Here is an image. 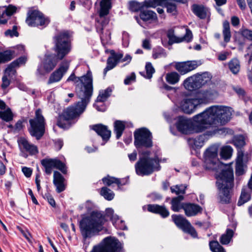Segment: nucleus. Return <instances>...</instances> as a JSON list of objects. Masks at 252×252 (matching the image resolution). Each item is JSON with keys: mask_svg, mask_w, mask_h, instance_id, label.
I'll list each match as a JSON object with an SVG mask.
<instances>
[{"mask_svg": "<svg viewBox=\"0 0 252 252\" xmlns=\"http://www.w3.org/2000/svg\"><path fill=\"white\" fill-rule=\"evenodd\" d=\"M71 81L75 83L80 82L76 85L75 93L81 100L67 107L58 119L57 125L63 129L69 128L76 122L90 103L94 91L93 75L90 69L81 77H76L72 73L67 79L68 82Z\"/></svg>", "mask_w": 252, "mask_h": 252, "instance_id": "1", "label": "nucleus"}, {"mask_svg": "<svg viewBox=\"0 0 252 252\" xmlns=\"http://www.w3.org/2000/svg\"><path fill=\"white\" fill-rule=\"evenodd\" d=\"M108 220L111 221L118 229H127L124 221L120 220L118 215L114 214L112 208H106L105 212L95 210L89 215L83 217L79 221V227L83 238L86 239L97 235L102 230L104 224Z\"/></svg>", "mask_w": 252, "mask_h": 252, "instance_id": "2", "label": "nucleus"}, {"mask_svg": "<svg viewBox=\"0 0 252 252\" xmlns=\"http://www.w3.org/2000/svg\"><path fill=\"white\" fill-rule=\"evenodd\" d=\"M231 118V114L227 108L222 106H213L206 109L203 112L195 115L194 119L205 124L208 129H215L213 124L224 125Z\"/></svg>", "mask_w": 252, "mask_h": 252, "instance_id": "3", "label": "nucleus"}, {"mask_svg": "<svg viewBox=\"0 0 252 252\" xmlns=\"http://www.w3.org/2000/svg\"><path fill=\"white\" fill-rule=\"evenodd\" d=\"M216 184L220 190V201L222 203H230V191L234 186L233 170L229 168L222 170L217 177Z\"/></svg>", "mask_w": 252, "mask_h": 252, "instance_id": "4", "label": "nucleus"}, {"mask_svg": "<svg viewBox=\"0 0 252 252\" xmlns=\"http://www.w3.org/2000/svg\"><path fill=\"white\" fill-rule=\"evenodd\" d=\"M100 10L99 16L95 18V28L97 33L99 34L101 42L103 44L108 43L111 40V33L107 30L105 33L103 31L109 23V19L106 17L111 7V0H99Z\"/></svg>", "mask_w": 252, "mask_h": 252, "instance_id": "5", "label": "nucleus"}, {"mask_svg": "<svg viewBox=\"0 0 252 252\" xmlns=\"http://www.w3.org/2000/svg\"><path fill=\"white\" fill-rule=\"evenodd\" d=\"M219 147L213 145L207 148L204 153V166L200 165L196 159H192L191 165L196 167L198 171H194L195 174L201 175L203 170H216L220 164L218 157Z\"/></svg>", "mask_w": 252, "mask_h": 252, "instance_id": "6", "label": "nucleus"}, {"mask_svg": "<svg viewBox=\"0 0 252 252\" xmlns=\"http://www.w3.org/2000/svg\"><path fill=\"white\" fill-rule=\"evenodd\" d=\"M72 32L68 30L57 31L53 37L54 44L53 50L57 59L61 60L71 49Z\"/></svg>", "mask_w": 252, "mask_h": 252, "instance_id": "7", "label": "nucleus"}, {"mask_svg": "<svg viewBox=\"0 0 252 252\" xmlns=\"http://www.w3.org/2000/svg\"><path fill=\"white\" fill-rule=\"evenodd\" d=\"M195 116L192 119H188L184 116H180L177 118L176 126L177 130L181 133L185 134L192 133L193 132L200 133L206 131L207 127L201 122L196 121Z\"/></svg>", "mask_w": 252, "mask_h": 252, "instance_id": "8", "label": "nucleus"}, {"mask_svg": "<svg viewBox=\"0 0 252 252\" xmlns=\"http://www.w3.org/2000/svg\"><path fill=\"white\" fill-rule=\"evenodd\" d=\"M160 161L161 159L157 155L154 156L153 159L139 158L135 164L136 173L139 176H144L150 175L155 171H159L161 168L159 164Z\"/></svg>", "mask_w": 252, "mask_h": 252, "instance_id": "9", "label": "nucleus"}, {"mask_svg": "<svg viewBox=\"0 0 252 252\" xmlns=\"http://www.w3.org/2000/svg\"><path fill=\"white\" fill-rule=\"evenodd\" d=\"M30 127L28 130L32 136L39 140L45 131V119L42 114V111L38 109L35 111V116L29 120Z\"/></svg>", "mask_w": 252, "mask_h": 252, "instance_id": "10", "label": "nucleus"}, {"mask_svg": "<svg viewBox=\"0 0 252 252\" xmlns=\"http://www.w3.org/2000/svg\"><path fill=\"white\" fill-rule=\"evenodd\" d=\"M25 22L29 27L44 28L50 23V19L38 9L32 7L29 8Z\"/></svg>", "mask_w": 252, "mask_h": 252, "instance_id": "11", "label": "nucleus"}, {"mask_svg": "<svg viewBox=\"0 0 252 252\" xmlns=\"http://www.w3.org/2000/svg\"><path fill=\"white\" fill-rule=\"evenodd\" d=\"M122 244L114 237L104 238L97 246L94 247L91 252H123Z\"/></svg>", "mask_w": 252, "mask_h": 252, "instance_id": "12", "label": "nucleus"}, {"mask_svg": "<svg viewBox=\"0 0 252 252\" xmlns=\"http://www.w3.org/2000/svg\"><path fill=\"white\" fill-rule=\"evenodd\" d=\"M134 144L138 149L141 148H150L153 146V136L150 131L146 127L136 129L134 133Z\"/></svg>", "mask_w": 252, "mask_h": 252, "instance_id": "13", "label": "nucleus"}, {"mask_svg": "<svg viewBox=\"0 0 252 252\" xmlns=\"http://www.w3.org/2000/svg\"><path fill=\"white\" fill-rule=\"evenodd\" d=\"M210 80V78L207 73H197L186 78L183 85L186 90L193 91L200 89Z\"/></svg>", "mask_w": 252, "mask_h": 252, "instance_id": "14", "label": "nucleus"}, {"mask_svg": "<svg viewBox=\"0 0 252 252\" xmlns=\"http://www.w3.org/2000/svg\"><path fill=\"white\" fill-rule=\"evenodd\" d=\"M40 163L47 175H50L54 168L59 170L64 174H66L67 171L65 164L58 158H46L40 160Z\"/></svg>", "mask_w": 252, "mask_h": 252, "instance_id": "15", "label": "nucleus"}, {"mask_svg": "<svg viewBox=\"0 0 252 252\" xmlns=\"http://www.w3.org/2000/svg\"><path fill=\"white\" fill-rule=\"evenodd\" d=\"M172 221L176 225L184 232L188 233L193 237H198L197 233L195 228L191 225L189 221L181 215L173 214L171 216Z\"/></svg>", "mask_w": 252, "mask_h": 252, "instance_id": "16", "label": "nucleus"}, {"mask_svg": "<svg viewBox=\"0 0 252 252\" xmlns=\"http://www.w3.org/2000/svg\"><path fill=\"white\" fill-rule=\"evenodd\" d=\"M17 142L21 157L27 158L29 156H35L38 153L37 146L30 142L26 138L21 137Z\"/></svg>", "mask_w": 252, "mask_h": 252, "instance_id": "17", "label": "nucleus"}, {"mask_svg": "<svg viewBox=\"0 0 252 252\" xmlns=\"http://www.w3.org/2000/svg\"><path fill=\"white\" fill-rule=\"evenodd\" d=\"M57 63V62L53 55L46 56L44 61L37 67L36 72V76L42 77L49 73L54 69Z\"/></svg>", "mask_w": 252, "mask_h": 252, "instance_id": "18", "label": "nucleus"}, {"mask_svg": "<svg viewBox=\"0 0 252 252\" xmlns=\"http://www.w3.org/2000/svg\"><path fill=\"white\" fill-rule=\"evenodd\" d=\"M69 67V63L68 62L64 61L59 65L58 68L53 72L50 75L48 80L47 84L58 82L61 80L63 75L66 73Z\"/></svg>", "mask_w": 252, "mask_h": 252, "instance_id": "19", "label": "nucleus"}, {"mask_svg": "<svg viewBox=\"0 0 252 252\" xmlns=\"http://www.w3.org/2000/svg\"><path fill=\"white\" fill-rule=\"evenodd\" d=\"M200 63L195 60L188 61L186 62H178L175 63V69L181 75H184L196 69Z\"/></svg>", "mask_w": 252, "mask_h": 252, "instance_id": "20", "label": "nucleus"}, {"mask_svg": "<svg viewBox=\"0 0 252 252\" xmlns=\"http://www.w3.org/2000/svg\"><path fill=\"white\" fill-rule=\"evenodd\" d=\"M167 36L169 39L168 44L172 45L174 43H180L184 41L190 42L192 38V34L190 30L187 29L186 34L183 36L179 37L175 35L173 30L170 29L167 32Z\"/></svg>", "mask_w": 252, "mask_h": 252, "instance_id": "21", "label": "nucleus"}, {"mask_svg": "<svg viewBox=\"0 0 252 252\" xmlns=\"http://www.w3.org/2000/svg\"><path fill=\"white\" fill-rule=\"evenodd\" d=\"M248 155H245L241 151L239 152L236 159L235 164V174L236 176H239L244 175L247 168L246 163L248 160Z\"/></svg>", "mask_w": 252, "mask_h": 252, "instance_id": "22", "label": "nucleus"}, {"mask_svg": "<svg viewBox=\"0 0 252 252\" xmlns=\"http://www.w3.org/2000/svg\"><path fill=\"white\" fill-rule=\"evenodd\" d=\"M90 128L94 130L98 135L101 137L104 143L107 142L111 137V131L105 125L101 124H95L90 126Z\"/></svg>", "mask_w": 252, "mask_h": 252, "instance_id": "23", "label": "nucleus"}, {"mask_svg": "<svg viewBox=\"0 0 252 252\" xmlns=\"http://www.w3.org/2000/svg\"><path fill=\"white\" fill-rule=\"evenodd\" d=\"M110 54V56L107 60L106 66L103 70L104 75L106 74L107 71L116 66L123 56L122 53H116L113 50H111Z\"/></svg>", "mask_w": 252, "mask_h": 252, "instance_id": "24", "label": "nucleus"}, {"mask_svg": "<svg viewBox=\"0 0 252 252\" xmlns=\"http://www.w3.org/2000/svg\"><path fill=\"white\" fill-rule=\"evenodd\" d=\"M183 209L188 217L195 216L201 214L203 211V208L200 206L193 203H183Z\"/></svg>", "mask_w": 252, "mask_h": 252, "instance_id": "25", "label": "nucleus"}, {"mask_svg": "<svg viewBox=\"0 0 252 252\" xmlns=\"http://www.w3.org/2000/svg\"><path fill=\"white\" fill-rule=\"evenodd\" d=\"M248 189L244 188L242 189L241 193L237 203V205L239 206L243 205L251 199V194L252 192V173L248 183Z\"/></svg>", "mask_w": 252, "mask_h": 252, "instance_id": "26", "label": "nucleus"}, {"mask_svg": "<svg viewBox=\"0 0 252 252\" xmlns=\"http://www.w3.org/2000/svg\"><path fill=\"white\" fill-rule=\"evenodd\" d=\"M198 105L195 98H186L182 101L181 107L184 113L190 114L194 112Z\"/></svg>", "mask_w": 252, "mask_h": 252, "instance_id": "27", "label": "nucleus"}, {"mask_svg": "<svg viewBox=\"0 0 252 252\" xmlns=\"http://www.w3.org/2000/svg\"><path fill=\"white\" fill-rule=\"evenodd\" d=\"M147 210L154 214L159 215L162 218H166L169 216V212L164 205L158 204H149Z\"/></svg>", "mask_w": 252, "mask_h": 252, "instance_id": "28", "label": "nucleus"}, {"mask_svg": "<svg viewBox=\"0 0 252 252\" xmlns=\"http://www.w3.org/2000/svg\"><path fill=\"white\" fill-rule=\"evenodd\" d=\"M192 13L200 19H205L210 14L209 9L202 4H193L191 6Z\"/></svg>", "mask_w": 252, "mask_h": 252, "instance_id": "29", "label": "nucleus"}, {"mask_svg": "<svg viewBox=\"0 0 252 252\" xmlns=\"http://www.w3.org/2000/svg\"><path fill=\"white\" fill-rule=\"evenodd\" d=\"M65 179L58 171H55L53 175V184L56 188V191L61 193L66 188L64 184Z\"/></svg>", "mask_w": 252, "mask_h": 252, "instance_id": "30", "label": "nucleus"}, {"mask_svg": "<svg viewBox=\"0 0 252 252\" xmlns=\"http://www.w3.org/2000/svg\"><path fill=\"white\" fill-rule=\"evenodd\" d=\"M198 105L207 104L213 99V93L210 91H202L198 93L194 98Z\"/></svg>", "mask_w": 252, "mask_h": 252, "instance_id": "31", "label": "nucleus"}, {"mask_svg": "<svg viewBox=\"0 0 252 252\" xmlns=\"http://www.w3.org/2000/svg\"><path fill=\"white\" fill-rule=\"evenodd\" d=\"M206 132L202 135H200L194 139V144L196 147H201L204 145L205 141L208 139L209 136H211L215 134L217 130L215 129H206Z\"/></svg>", "mask_w": 252, "mask_h": 252, "instance_id": "32", "label": "nucleus"}, {"mask_svg": "<svg viewBox=\"0 0 252 252\" xmlns=\"http://www.w3.org/2000/svg\"><path fill=\"white\" fill-rule=\"evenodd\" d=\"M233 144L237 149V155L240 151L244 154L243 148L246 145V141L245 138L243 135H238L234 136L233 139Z\"/></svg>", "mask_w": 252, "mask_h": 252, "instance_id": "33", "label": "nucleus"}, {"mask_svg": "<svg viewBox=\"0 0 252 252\" xmlns=\"http://www.w3.org/2000/svg\"><path fill=\"white\" fill-rule=\"evenodd\" d=\"M126 128L125 123L120 120H116L114 124V132L116 134V138L119 139L122 136Z\"/></svg>", "mask_w": 252, "mask_h": 252, "instance_id": "34", "label": "nucleus"}, {"mask_svg": "<svg viewBox=\"0 0 252 252\" xmlns=\"http://www.w3.org/2000/svg\"><path fill=\"white\" fill-rule=\"evenodd\" d=\"M228 66L233 75H237L240 70V62L238 59L233 58L228 63Z\"/></svg>", "mask_w": 252, "mask_h": 252, "instance_id": "35", "label": "nucleus"}, {"mask_svg": "<svg viewBox=\"0 0 252 252\" xmlns=\"http://www.w3.org/2000/svg\"><path fill=\"white\" fill-rule=\"evenodd\" d=\"M183 199L184 197L182 195L173 198L171 201V210L174 212H178L181 209H183V203H181V202Z\"/></svg>", "mask_w": 252, "mask_h": 252, "instance_id": "36", "label": "nucleus"}, {"mask_svg": "<svg viewBox=\"0 0 252 252\" xmlns=\"http://www.w3.org/2000/svg\"><path fill=\"white\" fill-rule=\"evenodd\" d=\"M139 17L141 20L145 22L152 21L157 18L156 13L149 10H141Z\"/></svg>", "mask_w": 252, "mask_h": 252, "instance_id": "37", "label": "nucleus"}, {"mask_svg": "<svg viewBox=\"0 0 252 252\" xmlns=\"http://www.w3.org/2000/svg\"><path fill=\"white\" fill-rule=\"evenodd\" d=\"M112 90L110 87H108L105 90H100L98 95L95 100L96 103H103L110 96Z\"/></svg>", "mask_w": 252, "mask_h": 252, "instance_id": "38", "label": "nucleus"}, {"mask_svg": "<svg viewBox=\"0 0 252 252\" xmlns=\"http://www.w3.org/2000/svg\"><path fill=\"white\" fill-rule=\"evenodd\" d=\"M180 78V74L175 71L167 73L165 76L166 82L171 85H174L177 83L179 81Z\"/></svg>", "mask_w": 252, "mask_h": 252, "instance_id": "39", "label": "nucleus"}, {"mask_svg": "<svg viewBox=\"0 0 252 252\" xmlns=\"http://www.w3.org/2000/svg\"><path fill=\"white\" fill-rule=\"evenodd\" d=\"M222 34L224 38V41L228 43L230 41L231 37L230 24L228 21L225 20L223 23Z\"/></svg>", "mask_w": 252, "mask_h": 252, "instance_id": "40", "label": "nucleus"}, {"mask_svg": "<svg viewBox=\"0 0 252 252\" xmlns=\"http://www.w3.org/2000/svg\"><path fill=\"white\" fill-rule=\"evenodd\" d=\"M145 7L144 1L142 3L138 2L134 0L130 1L128 2V8L131 12H136L141 11Z\"/></svg>", "mask_w": 252, "mask_h": 252, "instance_id": "41", "label": "nucleus"}, {"mask_svg": "<svg viewBox=\"0 0 252 252\" xmlns=\"http://www.w3.org/2000/svg\"><path fill=\"white\" fill-rule=\"evenodd\" d=\"M0 118L3 121L9 122L13 119V114L10 108L3 111H0Z\"/></svg>", "mask_w": 252, "mask_h": 252, "instance_id": "42", "label": "nucleus"}, {"mask_svg": "<svg viewBox=\"0 0 252 252\" xmlns=\"http://www.w3.org/2000/svg\"><path fill=\"white\" fill-rule=\"evenodd\" d=\"M146 73L140 72V74L147 79H151L153 74L155 73V70L150 62H147L145 65Z\"/></svg>", "mask_w": 252, "mask_h": 252, "instance_id": "43", "label": "nucleus"}, {"mask_svg": "<svg viewBox=\"0 0 252 252\" xmlns=\"http://www.w3.org/2000/svg\"><path fill=\"white\" fill-rule=\"evenodd\" d=\"M233 149L230 146H226L221 148L220 156L223 159H229L232 155Z\"/></svg>", "mask_w": 252, "mask_h": 252, "instance_id": "44", "label": "nucleus"}, {"mask_svg": "<svg viewBox=\"0 0 252 252\" xmlns=\"http://www.w3.org/2000/svg\"><path fill=\"white\" fill-rule=\"evenodd\" d=\"M164 6L166 8L167 13L173 16H176L178 14L177 5L172 1L167 0Z\"/></svg>", "mask_w": 252, "mask_h": 252, "instance_id": "45", "label": "nucleus"}, {"mask_svg": "<svg viewBox=\"0 0 252 252\" xmlns=\"http://www.w3.org/2000/svg\"><path fill=\"white\" fill-rule=\"evenodd\" d=\"M166 57L165 50L160 46H156L153 49L152 57L154 59Z\"/></svg>", "mask_w": 252, "mask_h": 252, "instance_id": "46", "label": "nucleus"}, {"mask_svg": "<svg viewBox=\"0 0 252 252\" xmlns=\"http://www.w3.org/2000/svg\"><path fill=\"white\" fill-rule=\"evenodd\" d=\"M234 232L232 229H227L226 233L222 234L220 237V241L222 245L228 244L232 237H233Z\"/></svg>", "mask_w": 252, "mask_h": 252, "instance_id": "47", "label": "nucleus"}, {"mask_svg": "<svg viewBox=\"0 0 252 252\" xmlns=\"http://www.w3.org/2000/svg\"><path fill=\"white\" fill-rule=\"evenodd\" d=\"M167 0H145L144 4L145 7H156L157 6H164Z\"/></svg>", "mask_w": 252, "mask_h": 252, "instance_id": "48", "label": "nucleus"}, {"mask_svg": "<svg viewBox=\"0 0 252 252\" xmlns=\"http://www.w3.org/2000/svg\"><path fill=\"white\" fill-rule=\"evenodd\" d=\"M209 247L212 252H226L223 247L217 241H210Z\"/></svg>", "mask_w": 252, "mask_h": 252, "instance_id": "49", "label": "nucleus"}, {"mask_svg": "<svg viewBox=\"0 0 252 252\" xmlns=\"http://www.w3.org/2000/svg\"><path fill=\"white\" fill-rule=\"evenodd\" d=\"M100 194L109 201L112 200L115 196L113 191L107 187H102L101 189Z\"/></svg>", "mask_w": 252, "mask_h": 252, "instance_id": "50", "label": "nucleus"}, {"mask_svg": "<svg viewBox=\"0 0 252 252\" xmlns=\"http://www.w3.org/2000/svg\"><path fill=\"white\" fill-rule=\"evenodd\" d=\"M116 178L110 176L109 175H107L102 179L103 183L108 186H110L114 183L116 184Z\"/></svg>", "mask_w": 252, "mask_h": 252, "instance_id": "51", "label": "nucleus"}, {"mask_svg": "<svg viewBox=\"0 0 252 252\" xmlns=\"http://www.w3.org/2000/svg\"><path fill=\"white\" fill-rule=\"evenodd\" d=\"M240 33L244 38L249 40H252V31L247 29H242L240 31Z\"/></svg>", "mask_w": 252, "mask_h": 252, "instance_id": "52", "label": "nucleus"}, {"mask_svg": "<svg viewBox=\"0 0 252 252\" xmlns=\"http://www.w3.org/2000/svg\"><path fill=\"white\" fill-rule=\"evenodd\" d=\"M170 189L172 193H175L176 194H184L185 193V188L182 186L176 185L175 187H171Z\"/></svg>", "mask_w": 252, "mask_h": 252, "instance_id": "53", "label": "nucleus"}, {"mask_svg": "<svg viewBox=\"0 0 252 252\" xmlns=\"http://www.w3.org/2000/svg\"><path fill=\"white\" fill-rule=\"evenodd\" d=\"M17 28L16 26H14L12 28V30H6L4 34L5 36H9L10 37L16 36L17 37L19 35V33L17 31Z\"/></svg>", "mask_w": 252, "mask_h": 252, "instance_id": "54", "label": "nucleus"}, {"mask_svg": "<svg viewBox=\"0 0 252 252\" xmlns=\"http://www.w3.org/2000/svg\"><path fill=\"white\" fill-rule=\"evenodd\" d=\"M17 66L15 64V63L12 62L6 68L5 70V73L8 75H10V74L14 75L16 72L15 69V68Z\"/></svg>", "mask_w": 252, "mask_h": 252, "instance_id": "55", "label": "nucleus"}, {"mask_svg": "<svg viewBox=\"0 0 252 252\" xmlns=\"http://www.w3.org/2000/svg\"><path fill=\"white\" fill-rule=\"evenodd\" d=\"M25 122H26V121L24 118L19 120L15 125V130L18 132L22 130L24 127L23 124Z\"/></svg>", "mask_w": 252, "mask_h": 252, "instance_id": "56", "label": "nucleus"}, {"mask_svg": "<svg viewBox=\"0 0 252 252\" xmlns=\"http://www.w3.org/2000/svg\"><path fill=\"white\" fill-rule=\"evenodd\" d=\"M136 79V76L134 72L130 74V75L127 76L124 80V84L125 85H129L132 82H134Z\"/></svg>", "mask_w": 252, "mask_h": 252, "instance_id": "57", "label": "nucleus"}, {"mask_svg": "<svg viewBox=\"0 0 252 252\" xmlns=\"http://www.w3.org/2000/svg\"><path fill=\"white\" fill-rule=\"evenodd\" d=\"M10 84V80L8 79L7 76L5 75L2 77V84L1 87L2 89H6Z\"/></svg>", "mask_w": 252, "mask_h": 252, "instance_id": "58", "label": "nucleus"}, {"mask_svg": "<svg viewBox=\"0 0 252 252\" xmlns=\"http://www.w3.org/2000/svg\"><path fill=\"white\" fill-rule=\"evenodd\" d=\"M26 61L27 58L25 56H21L16 60L13 61V62L15 63V64L17 66H18L20 64L25 63Z\"/></svg>", "mask_w": 252, "mask_h": 252, "instance_id": "59", "label": "nucleus"}, {"mask_svg": "<svg viewBox=\"0 0 252 252\" xmlns=\"http://www.w3.org/2000/svg\"><path fill=\"white\" fill-rule=\"evenodd\" d=\"M98 103H96L94 104V106L96 108V109L98 111H105L106 109V105L103 103H100V104H99Z\"/></svg>", "mask_w": 252, "mask_h": 252, "instance_id": "60", "label": "nucleus"}, {"mask_svg": "<svg viewBox=\"0 0 252 252\" xmlns=\"http://www.w3.org/2000/svg\"><path fill=\"white\" fill-rule=\"evenodd\" d=\"M140 157L139 158H144L147 159H153V158H150L151 151L149 150H145L140 152Z\"/></svg>", "mask_w": 252, "mask_h": 252, "instance_id": "61", "label": "nucleus"}, {"mask_svg": "<svg viewBox=\"0 0 252 252\" xmlns=\"http://www.w3.org/2000/svg\"><path fill=\"white\" fill-rule=\"evenodd\" d=\"M22 172L26 177H30L32 174V170L29 167H24L22 168Z\"/></svg>", "mask_w": 252, "mask_h": 252, "instance_id": "62", "label": "nucleus"}, {"mask_svg": "<svg viewBox=\"0 0 252 252\" xmlns=\"http://www.w3.org/2000/svg\"><path fill=\"white\" fill-rule=\"evenodd\" d=\"M231 23L233 27H237L240 25L239 18L235 16H233L231 18Z\"/></svg>", "mask_w": 252, "mask_h": 252, "instance_id": "63", "label": "nucleus"}, {"mask_svg": "<svg viewBox=\"0 0 252 252\" xmlns=\"http://www.w3.org/2000/svg\"><path fill=\"white\" fill-rule=\"evenodd\" d=\"M63 145V141L61 139H58L55 142V148L56 150L58 151H59L62 149Z\"/></svg>", "mask_w": 252, "mask_h": 252, "instance_id": "64", "label": "nucleus"}]
</instances>
